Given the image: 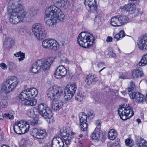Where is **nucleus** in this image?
I'll list each match as a JSON object with an SVG mask.
<instances>
[{
  "label": "nucleus",
  "mask_w": 147,
  "mask_h": 147,
  "mask_svg": "<svg viewBox=\"0 0 147 147\" xmlns=\"http://www.w3.org/2000/svg\"><path fill=\"white\" fill-rule=\"evenodd\" d=\"M14 44V40L10 37H6L3 43V46L5 48H11Z\"/></svg>",
  "instance_id": "nucleus-27"
},
{
  "label": "nucleus",
  "mask_w": 147,
  "mask_h": 147,
  "mask_svg": "<svg viewBox=\"0 0 147 147\" xmlns=\"http://www.w3.org/2000/svg\"><path fill=\"white\" fill-rule=\"evenodd\" d=\"M118 113L120 118L123 120L130 118L134 115V112L131 107L127 104H124L118 110Z\"/></svg>",
  "instance_id": "nucleus-8"
},
{
  "label": "nucleus",
  "mask_w": 147,
  "mask_h": 147,
  "mask_svg": "<svg viewBox=\"0 0 147 147\" xmlns=\"http://www.w3.org/2000/svg\"><path fill=\"white\" fill-rule=\"evenodd\" d=\"M147 64V54L144 55L142 58L138 65L140 66H143Z\"/></svg>",
  "instance_id": "nucleus-33"
},
{
  "label": "nucleus",
  "mask_w": 147,
  "mask_h": 147,
  "mask_svg": "<svg viewBox=\"0 0 147 147\" xmlns=\"http://www.w3.org/2000/svg\"><path fill=\"white\" fill-rule=\"evenodd\" d=\"M32 30L33 34L38 40H42L45 37L47 33L42 24H34L32 26Z\"/></svg>",
  "instance_id": "nucleus-9"
},
{
  "label": "nucleus",
  "mask_w": 147,
  "mask_h": 147,
  "mask_svg": "<svg viewBox=\"0 0 147 147\" xmlns=\"http://www.w3.org/2000/svg\"><path fill=\"white\" fill-rule=\"evenodd\" d=\"M136 12L137 13V15H141L142 14V12L140 11V9H137V10H136V8H135V11H134V12L133 13H135Z\"/></svg>",
  "instance_id": "nucleus-49"
},
{
  "label": "nucleus",
  "mask_w": 147,
  "mask_h": 147,
  "mask_svg": "<svg viewBox=\"0 0 147 147\" xmlns=\"http://www.w3.org/2000/svg\"><path fill=\"white\" fill-rule=\"evenodd\" d=\"M64 141L59 137L53 138L52 141L51 147H64Z\"/></svg>",
  "instance_id": "nucleus-21"
},
{
  "label": "nucleus",
  "mask_w": 147,
  "mask_h": 147,
  "mask_svg": "<svg viewBox=\"0 0 147 147\" xmlns=\"http://www.w3.org/2000/svg\"><path fill=\"white\" fill-rule=\"evenodd\" d=\"M137 146L138 147H147V142L144 139L140 138L137 140Z\"/></svg>",
  "instance_id": "nucleus-32"
},
{
  "label": "nucleus",
  "mask_w": 147,
  "mask_h": 147,
  "mask_svg": "<svg viewBox=\"0 0 147 147\" xmlns=\"http://www.w3.org/2000/svg\"><path fill=\"white\" fill-rule=\"evenodd\" d=\"M42 46L44 48H49L55 51L59 48V45L58 43L54 40L47 39L44 40L42 43Z\"/></svg>",
  "instance_id": "nucleus-16"
},
{
  "label": "nucleus",
  "mask_w": 147,
  "mask_h": 147,
  "mask_svg": "<svg viewBox=\"0 0 147 147\" xmlns=\"http://www.w3.org/2000/svg\"><path fill=\"white\" fill-rule=\"evenodd\" d=\"M131 1V3H132V4L136 6L137 5L139 2V0H129V1Z\"/></svg>",
  "instance_id": "nucleus-48"
},
{
  "label": "nucleus",
  "mask_w": 147,
  "mask_h": 147,
  "mask_svg": "<svg viewBox=\"0 0 147 147\" xmlns=\"http://www.w3.org/2000/svg\"><path fill=\"white\" fill-rule=\"evenodd\" d=\"M22 0H10L8 3V11L11 13L9 21L13 24L23 22L27 17V13L23 11V6L20 2Z\"/></svg>",
  "instance_id": "nucleus-1"
},
{
  "label": "nucleus",
  "mask_w": 147,
  "mask_h": 147,
  "mask_svg": "<svg viewBox=\"0 0 147 147\" xmlns=\"http://www.w3.org/2000/svg\"><path fill=\"white\" fill-rule=\"evenodd\" d=\"M145 100L147 103V99H146Z\"/></svg>",
  "instance_id": "nucleus-63"
},
{
  "label": "nucleus",
  "mask_w": 147,
  "mask_h": 147,
  "mask_svg": "<svg viewBox=\"0 0 147 147\" xmlns=\"http://www.w3.org/2000/svg\"><path fill=\"white\" fill-rule=\"evenodd\" d=\"M54 58L50 57L46 60L43 59L37 60L36 64H33L30 71L33 73H36L40 69L45 71L48 70L51 65L54 61Z\"/></svg>",
  "instance_id": "nucleus-4"
},
{
  "label": "nucleus",
  "mask_w": 147,
  "mask_h": 147,
  "mask_svg": "<svg viewBox=\"0 0 147 147\" xmlns=\"http://www.w3.org/2000/svg\"><path fill=\"white\" fill-rule=\"evenodd\" d=\"M38 110L40 114L45 119H50L52 116L50 108L43 104H41L38 105Z\"/></svg>",
  "instance_id": "nucleus-14"
},
{
  "label": "nucleus",
  "mask_w": 147,
  "mask_h": 147,
  "mask_svg": "<svg viewBox=\"0 0 147 147\" xmlns=\"http://www.w3.org/2000/svg\"><path fill=\"white\" fill-rule=\"evenodd\" d=\"M97 66L99 68H102L99 71V72H101L103 69L105 68V63L104 62H100L99 63L97 64Z\"/></svg>",
  "instance_id": "nucleus-43"
},
{
  "label": "nucleus",
  "mask_w": 147,
  "mask_h": 147,
  "mask_svg": "<svg viewBox=\"0 0 147 147\" xmlns=\"http://www.w3.org/2000/svg\"><path fill=\"white\" fill-rule=\"evenodd\" d=\"M84 4L86 9L90 12H96L97 6L95 0H85Z\"/></svg>",
  "instance_id": "nucleus-17"
},
{
  "label": "nucleus",
  "mask_w": 147,
  "mask_h": 147,
  "mask_svg": "<svg viewBox=\"0 0 147 147\" xmlns=\"http://www.w3.org/2000/svg\"><path fill=\"white\" fill-rule=\"evenodd\" d=\"M117 135V133L114 129H111L108 133L109 138L111 140H113L116 137Z\"/></svg>",
  "instance_id": "nucleus-31"
},
{
  "label": "nucleus",
  "mask_w": 147,
  "mask_h": 147,
  "mask_svg": "<svg viewBox=\"0 0 147 147\" xmlns=\"http://www.w3.org/2000/svg\"><path fill=\"white\" fill-rule=\"evenodd\" d=\"M135 88L134 83L132 81H131L130 85L128 88V94L131 98H133L134 95V89Z\"/></svg>",
  "instance_id": "nucleus-30"
},
{
  "label": "nucleus",
  "mask_w": 147,
  "mask_h": 147,
  "mask_svg": "<svg viewBox=\"0 0 147 147\" xmlns=\"http://www.w3.org/2000/svg\"><path fill=\"white\" fill-rule=\"evenodd\" d=\"M29 11L31 12L28 17L30 19H33L37 15L38 13L37 9L34 7H31L29 9Z\"/></svg>",
  "instance_id": "nucleus-29"
},
{
  "label": "nucleus",
  "mask_w": 147,
  "mask_h": 147,
  "mask_svg": "<svg viewBox=\"0 0 147 147\" xmlns=\"http://www.w3.org/2000/svg\"><path fill=\"white\" fill-rule=\"evenodd\" d=\"M45 16H49L57 18L60 22H62L64 20V15L62 13L61 9L55 5H51L46 9Z\"/></svg>",
  "instance_id": "nucleus-6"
},
{
  "label": "nucleus",
  "mask_w": 147,
  "mask_h": 147,
  "mask_svg": "<svg viewBox=\"0 0 147 147\" xmlns=\"http://www.w3.org/2000/svg\"><path fill=\"white\" fill-rule=\"evenodd\" d=\"M121 93L123 95H125V94H127V91L126 90H124L122 91L121 92Z\"/></svg>",
  "instance_id": "nucleus-55"
},
{
  "label": "nucleus",
  "mask_w": 147,
  "mask_h": 147,
  "mask_svg": "<svg viewBox=\"0 0 147 147\" xmlns=\"http://www.w3.org/2000/svg\"><path fill=\"white\" fill-rule=\"evenodd\" d=\"M113 39L114 41H117L121 39V38L119 35V34L118 33H117L115 35Z\"/></svg>",
  "instance_id": "nucleus-45"
},
{
  "label": "nucleus",
  "mask_w": 147,
  "mask_h": 147,
  "mask_svg": "<svg viewBox=\"0 0 147 147\" xmlns=\"http://www.w3.org/2000/svg\"><path fill=\"white\" fill-rule=\"evenodd\" d=\"M112 38L111 37L109 36L106 39V41L107 42H110L112 41Z\"/></svg>",
  "instance_id": "nucleus-53"
},
{
  "label": "nucleus",
  "mask_w": 147,
  "mask_h": 147,
  "mask_svg": "<svg viewBox=\"0 0 147 147\" xmlns=\"http://www.w3.org/2000/svg\"><path fill=\"white\" fill-rule=\"evenodd\" d=\"M67 71L66 69L63 65L59 66L57 68L55 76L57 78L65 77L66 75Z\"/></svg>",
  "instance_id": "nucleus-20"
},
{
  "label": "nucleus",
  "mask_w": 147,
  "mask_h": 147,
  "mask_svg": "<svg viewBox=\"0 0 147 147\" xmlns=\"http://www.w3.org/2000/svg\"><path fill=\"white\" fill-rule=\"evenodd\" d=\"M38 94V91L35 88H29L22 91L19 94V98L21 100H24L27 98H32L26 100L24 104L26 106H34L36 104V101L33 98H35Z\"/></svg>",
  "instance_id": "nucleus-3"
},
{
  "label": "nucleus",
  "mask_w": 147,
  "mask_h": 147,
  "mask_svg": "<svg viewBox=\"0 0 147 147\" xmlns=\"http://www.w3.org/2000/svg\"><path fill=\"white\" fill-rule=\"evenodd\" d=\"M0 65L1 68L4 69H7V65L4 63H2Z\"/></svg>",
  "instance_id": "nucleus-51"
},
{
  "label": "nucleus",
  "mask_w": 147,
  "mask_h": 147,
  "mask_svg": "<svg viewBox=\"0 0 147 147\" xmlns=\"http://www.w3.org/2000/svg\"><path fill=\"white\" fill-rule=\"evenodd\" d=\"M84 97V95L82 93L78 92L76 94L75 99L79 102H81L82 101Z\"/></svg>",
  "instance_id": "nucleus-34"
},
{
  "label": "nucleus",
  "mask_w": 147,
  "mask_h": 147,
  "mask_svg": "<svg viewBox=\"0 0 147 147\" xmlns=\"http://www.w3.org/2000/svg\"><path fill=\"white\" fill-rule=\"evenodd\" d=\"M119 78L120 79H128L129 78V77L127 76V75L126 74L121 73L119 74Z\"/></svg>",
  "instance_id": "nucleus-44"
},
{
  "label": "nucleus",
  "mask_w": 147,
  "mask_h": 147,
  "mask_svg": "<svg viewBox=\"0 0 147 147\" xmlns=\"http://www.w3.org/2000/svg\"><path fill=\"white\" fill-rule=\"evenodd\" d=\"M90 137L93 140L99 141L101 137V131L99 129H95L91 134Z\"/></svg>",
  "instance_id": "nucleus-26"
},
{
  "label": "nucleus",
  "mask_w": 147,
  "mask_h": 147,
  "mask_svg": "<svg viewBox=\"0 0 147 147\" xmlns=\"http://www.w3.org/2000/svg\"><path fill=\"white\" fill-rule=\"evenodd\" d=\"M13 128L16 133L21 134L27 133L29 130L30 125L25 121H20L13 124Z\"/></svg>",
  "instance_id": "nucleus-10"
},
{
  "label": "nucleus",
  "mask_w": 147,
  "mask_h": 147,
  "mask_svg": "<svg viewBox=\"0 0 147 147\" xmlns=\"http://www.w3.org/2000/svg\"><path fill=\"white\" fill-rule=\"evenodd\" d=\"M118 34L121 37V38H122L125 36V33L123 30H121L120 31V32L118 33Z\"/></svg>",
  "instance_id": "nucleus-50"
},
{
  "label": "nucleus",
  "mask_w": 147,
  "mask_h": 147,
  "mask_svg": "<svg viewBox=\"0 0 147 147\" xmlns=\"http://www.w3.org/2000/svg\"><path fill=\"white\" fill-rule=\"evenodd\" d=\"M125 143L129 147H131L134 144L132 141L129 139H127L125 140Z\"/></svg>",
  "instance_id": "nucleus-42"
},
{
  "label": "nucleus",
  "mask_w": 147,
  "mask_h": 147,
  "mask_svg": "<svg viewBox=\"0 0 147 147\" xmlns=\"http://www.w3.org/2000/svg\"><path fill=\"white\" fill-rule=\"evenodd\" d=\"M30 133L34 140L43 139L46 136V130L42 128H35L30 129Z\"/></svg>",
  "instance_id": "nucleus-12"
},
{
  "label": "nucleus",
  "mask_w": 147,
  "mask_h": 147,
  "mask_svg": "<svg viewBox=\"0 0 147 147\" xmlns=\"http://www.w3.org/2000/svg\"><path fill=\"white\" fill-rule=\"evenodd\" d=\"M136 121L139 123H140L141 122L140 120L139 119H136Z\"/></svg>",
  "instance_id": "nucleus-56"
},
{
  "label": "nucleus",
  "mask_w": 147,
  "mask_h": 147,
  "mask_svg": "<svg viewBox=\"0 0 147 147\" xmlns=\"http://www.w3.org/2000/svg\"><path fill=\"white\" fill-rule=\"evenodd\" d=\"M76 0H72V1L74 3Z\"/></svg>",
  "instance_id": "nucleus-62"
},
{
  "label": "nucleus",
  "mask_w": 147,
  "mask_h": 147,
  "mask_svg": "<svg viewBox=\"0 0 147 147\" xmlns=\"http://www.w3.org/2000/svg\"><path fill=\"white\" fill-rule=\"evenodd\" d=\"M76 9L77 11H79L81 10V7L80 5H77L76 7Z\"/></svg>",
  "instance_id": "nucleus-52"
},
{
  "label": "nucleus",
  "mask_w": 147,
  "mask_h": 147,
  "mask_svg": "<svg viewBox=\"0 0 147 147\" xmlns=\"http://www.w3.org/2000/svg\"><path fill=\"white\" fill-rule=\"evenodd\" d=\"M118 144V142L116 141L113 142H109L107 144L108 147H117Z\"/></svg>",
  "instance_id": "nucleus-40"
},
{
  "label": "nucleus",
  "mask_w": 147,
  "mask_h": 147,
  "mask_svg": "<svg viewBox=\"0 0 147 147\" xmlns=\"http://www.w3.org/2000/svg\"><path fill=\"white\" fill-rule=\"evenodd\" d=\"M3 138L2 135H1L0 136V141L3 140Z\"/></svg>",
  "instance_id": "nucleus-57"
},
{
  "label": "nucleus",
  "mask_w": 147,
  "mask_h": 147,
  "mask_svg": "<svg viewBox=\"0 0 147 147\" xmlns=\"http://www.w3.org/2000/svg\"><path fill=\"white\" fill-rule=\"evenodd\" d=\"M96 124L97 126L98 127H100V121L99 120H97L96 123Z\"/></svg>",
  "instance_id": "nucleus-54"
},
{
  "label": "nucleus",
  "mask_w": 147,
  "mask_h": 147,
  "mask_svg": "<svg viewBox=\"0 0 147 147\" xmlns=\"http://www.w3.org/2000/svg\"><path fill=\"white\" fill-rule=\"evenodd\" d=\"M60 132V135L63 138V141L65 142V144L67 145H69L72 138V136L71 135H70V133L74 135L75 133L72 132L69 127L61 129Z\"/></svg>",
  "instance_id": "nucleus-13"
},
{
  "label": "nucleus",
  "mask_w": 147,
  "mask_h": 147,
  "mask_svg": "<svg viewBox=\"0 0 147 147\" xmlns=\"http://www.w3.org/2000/svg\"><path fill=\"white\" fill-rule=\"evenodd\" d=\"M82 136H83V135L82 134H80L79 135V137L80 138H82Z\"/></svg>",
  "instance_id": "nucleus-61"
},
{
  "label": "nucleus",
  "mask_w": 147,
  "mask_h": 147,
  "mask_svg": "<svg viewBox=\"0 0 147 147\" xmlns=\"http://www.w3.org/2000/svg\"><path fill=\"white\" fill-rule=\"evenodd\" d=\"M1 147H9L8 146H6L5 145H3Z\"/></svg>",
  "instance_id": "nucleus-58"
},
{
  "label": "nucleus",
  "mask_w": 147,
  "mask_h": 147,
  "mask_svg": "<svg viewBox=\"0 0 147 147\" xmlns=\"http://www.w3.org/2000/svg\"><path fill=\"white\" fill-rule=\"evenodd\" d=\"M94 115V113L92 111H90L88 112V116L89 117H90V118H93Z\"/></svg>",
  "instance_id": "nucleus-47"
},
{
  "label": "nucleus",
  "mask_w": 147,
  "mask_h": 147,
  "mask_svg": "<svg viewBox=\"0 0 147 147\" xmlns=\"http://www.w3.org/2000/svg\"><path fill=\"white\" fill-rule=\"evenodd\" d=\"M108 55L110 57H115L116 56L115 53L113 51H110L109 52Z\"/></svg>",
  "instance_id": "nucleus-46"
},
{
  "label": "nucleus",
  "mask_w": 147,
  "mask_h": 147,
  "mask_svg": "<svg viewBox=\"0 0 147 147\" xmlns=\"http://www.w3.org/2000/svg\"><path fill=\"white\" fill-rule=\"evenodd\" d=\"M129 20L128 18L123 15H119L114 16L111 19V24L114 27H118L123 25Z\"/></svg>",
  "instance_id": "nucleus-11"
},
{
  "label": "nucleus",
  "mask_w": 147,
  "mask_h": 147,
  "mask_svg": "<svg viewBox=\"0 0 147 147\" xmlns=\"http://www.w3.org/2000/svg\"><path fill=\"white\" fill-rule=\"evenodd\" d=\"M98 80V78L95 75L90 74L86 76L85 81L88 85H92L95 84Z\"/></svg>",
  "instance_id": "nucleus-23"
},
{
  "label": "nucleus",
  "mask_w": 147,
  "mask_h": 147,
  "mask_svg": "<svg viewBox=\"0 0 147 147\" xmlns=\"http://www.w3.org/2000/svg\"><path fill=\"white\" fill-rule=\"evenodd\" d=\"M45 20L47 24L49 26L56 25L57 23V18L49 16H45Z\"/></svg>",
  "instance_id": "nucleus-28"
},
{
  "label": "nucleus",
  "mask_w": 147,
  "mask_h": 147,
  "mask_svg": "<svg viewBox=\"0 0 147 147\" xmlns=\"http://www.w3.org/2000/svg\"><path fill=\"white\" fill-rule=\"evenodd\" d=\"M94 40L93 35L89 33L82 32L80 33L77 38L78 44L80 46L88 48L92 46Z\"/></svg>",
  "instance_id": "nucleus-5"
},
{
  "label": "nucleus",
  "mask_w": 147,
  "mask_h": 147,
  "mask_svg": "<svg viewBox=\"0 0 147 147\" xmlns=\"http://www.w3.org/2000/svg\"><path fill=\"white\" fill-rule=\"evenodd\" d=\"M136 7L132 4V3L130 2V4L124 5L120 7L121 11L122 12H127L129 11L133 14L135 11Z\"/></svg>",
  "instance_id": "nucleus-22"
},
{
  "label": "nucleus",
  "mask_w": 147,
  "mask_h": 147,
  "mask_svg": "<svg viewBox=\"0 0 147 147\" xmlns=\"http://www.w3.org/2000/svg\"><path fill=\"white\" fill-rule=\"evenodd\" d=\"M30 125L32 126H38L39 124L38 123V119L37 118H34L30 123Z\"/></svg>",
  "instance_id": "nucleus-39"
},
{
  "label": "nucleus",
  "mask_w": 147,
  "mask_h": 147,
  "mask_svg": "<svg viewBox=\"0 0 147 147\" xmlns=\"http://www.w3.org/2000/svg\"><path fill=\"white\" fill-rule=\"evenodd\" d=\"M62 89L56 86L50 87L47 91V95L51 99L53 100L51 104V107L55 110H57L61 109L63 105V102L57 98L59 97L63 93Z\"/></svg>",
  "instance_id": "nucleus-2"
},
{
  "label": "nucleus",
  "mask_w": 147,
  "mask_h": 147,
  "mask_svg": "<svg viewBox=\"0 0 147 147\" xmlns=\"http://www.w3.org/2000/svg\"><path fill=\"white\" fill-rule=\"evenodd\" d=\"M27 114L28 117H30L33 118L36 115L35 111H34V110L32 108L29 109L28 110Z\"/></svg>",
  "instance_id": "nucleus-36"
},
{
  "label": "nucleus",
  "mask_w": 147,
  "mask_h": 147,
  "mask_svg": "<svg viewBox=\"0 0 147 147\" xmlns=\"http://www.w3.org/2000/svg\"><path fill=\"white\" fill-rule=\"evenodd\" d=\"M45 147H50V145L49 144L48 145H46L45 146Z\"/></svg>",
  "instance_id": "nucleus-59"
},
{
  "label": "nucleus",
  "mask_w": 147,
  "mask_h": 147,
  "mask_svg": "<svg viewBox=\"0 0 147 147\" xmlns=\"http://www.w3.org/2000/svg\"><path fill=\"white\" fill-rule=\"evenodd\" d=\"M7 105V102L5 100L3 99L0 101V110L1 108L5 107Z\"/></svg>",
  "instance_id": "nucleus-41"
},
{
  "label": "nucleus",
  "mask_w": 147,
  "mask_h": 147,
  "mask_svg": "<svg viewBox=\"0 0 147 147\" xmlns=\"http://www.w3.org/2000/svg\"><path fill=\"white\" fill-rule=\"evenodd\" d=\"M80 127L81 130L85 131L87 129L88 125L86 122L87 117L85 113H81L79 114Z\"/></svg>",
  "instance_id": "nucleus-18"
},
{
  "label": "nucleus",
  "mask_w": 147,
  "mask_h": 147,
  "mask_svg": "<svg viewBox=\"0 0 147 147\" xmlns=\"http://www.w3.org/2000/svg\"><path fill=\"white\" fill-rule=\"evenodd\" d=\"M77 88L76 85L74 83L67 85L64 91L65 99L69 100L72 98L75 93Z\"/></svg>",
  "instance_id": "nucleus-15"
},
{
  "label": "nucleus",
  "mask_w": 147,
  "mask_h": 147,
  "mask_svg": "<svg viewBox=\"0 0 147 147\" xmlns=\"http://www.w3.org/2000/svg\"><path fill=\"white\" fill-rule=\"evenodd\" d=\"M138 47L141 50H147V34L141 37L138 43Z\"/></svg>",
  "instance_id": "nucleus-19"
},
{
  "label": "nucleus",
  "mask_w": 147,
  "mask_h": 147,
  "mask_svg": "<svg viewBox=\"0 0 147 147\" xmlns=\"http://www.w3.org/2000/svg\"><path fill=\"white\" fill-rule=\"evenodd\" d=\"M2 113L1 112L0 114V119L3 120L4 117L6 118H8L9 119H13L14 118V116L12 115H10L9 113H5L3 115H2Z\"/></svg>",
  "instance_id": "nucleus-35"
},
{
  "label": "nucleus",
  "mask_w": 147,
  "mask_h": 147,
  "mask_svg": "<svg viewBox=\"0 0 147 147\" xmlns=\"http://www.w3.org/2000/svg\"><path fill=\"white\" fill-rule=\"evenodd\" d=\"M144 82L145 83H146L147 84V79H146V80H144Z\"/></svg>",
  "instance_id": "nucleus-60"
},
{
  "label": "nucleus",
  "mask_w": 147,
  "mask_h": 147,
  "mask_svg": "<svg viewBox=\"0 0 147 147\" xmlns=\"http://www.w3.org/2000/svg\"><path fill=\"white\" fill-rule=\"evenodd\" d=\"M15 56L16 57H20V58H18V59L19 61H21L22 60H23L25 57V54L23 53H21L20 51L17 52L16 54H14Z\"/></svg>",
  "instance_id": "nucleus-37"
},
{
  "label": "nucleus",
  "mask_w": 147,
  "mask_h": 147,
  "mask_svg": "<svg viewBox=\"0 0 147 147\" xmlns=\"http://www.w3.org/2000/svg\"><path fill=\"white\" fill-rule=\"evenodd\" d=\"M133 97V98H131L135 99V101L138 103H142L144 102L145 100L144 96L138 92H134Z\"/></svg>",
  "instance_id": "nucleus-24"
},
{
  "label": "nucleus",
  "mask_w": 147,
  "mask_h": 147,
  "mask_svg": "<svg viewBox=\"0 0 147 147\" xmlns=\"http://www.w3.org/2000/svg\"><path fill=\"white\" fill-rule=\"evenodd\" d=\"M8 67L10 70H13L16 69V65L14 63L9 62L8 63Z\"/></svg>",
  "instance_id": "nucleus-38"
},
{
  "label": "nucleus",
  "mask_w": 147,
  "mask_h": 147,
  "mask_svg": "<svg viewBox=\"0 0 147 147\" xmlns=\"http://www.w3.org/2000/svg\"><path fill=\"white\" fill-rule=\"evenodd\" d=\"M144 76L143 71L139 68L134 69L132 72V77L133 78H141Z\"/></svg>",
  "instance_id": "nucleus-25"
},
{
  "label": "nucleus",
  "mask_w": 147,
  "mask_h": 147,
  "mask_svg": "<svg viewBox=\"0 0 147 147\" xmlns=\"http://www.w3.org/2000/svg\"><path fill=\"white\" fill-rule=\"evenodd\" d=\"M18 82L16 77L9 76L5 81L4 85L1 88V90L5 93H8L16 88Z\"/></svg>",
  "instance_id": "nucleus-7"
}]
</instances>
